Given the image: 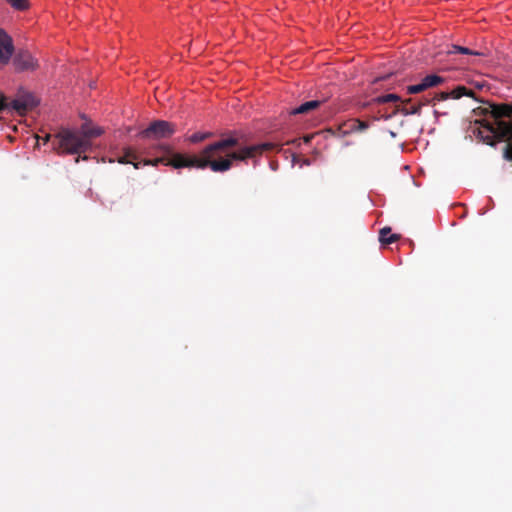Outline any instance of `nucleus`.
<instances>
[{
	"mask_svg": "<svg viewBox=\"0 0 512 512\" xmlns=\"http://www.w3.org/2000/svg\"><path fill=\"white\" fill-rule=\"evenodd\" d=\"M239 139L229 136L206 146L199 155H193L192 159L184 160L176 164V167H194L197 169L210 168L213 172H226L231 168L230 159H213L214 153L228 147H238Z\"/></svg>",
	"mask_w": 512,
	"mask_h": 512,
	"instance_id": "nucleus-1",
	"label": "nucleus"
},
{
	"mask_svg": "<svg viewBox=\"0 0 512 512\" xmlns=\"http://www.w3.org/2000/svg\"><path fill=\"white\" fill-rule=\"evenodd\" d=\"M102 132L100 127L91 128L87 124L82 125L81 134L63 129L56 135L53 145L68 154H81L91 147L90 139L100 136Z\"/></svg>",
	"mask_w": 512,
	"mask_h": 512,
	"instance_id": "nucleus-2",
	"label": "nucleus"
},
{
	"mask_svg": "<svg viewBox=\"0 0 512 512\" xmlns=\"http://www.w3.org/2000/svg\"><path fill=\"white\" fill-rule=\"evenodd\" d=\"M37 104L38 101L34 95L29 92H20L17 97L10 102L3 94L0 96V111L8 110L21 115Z\"/></svg>",
	"mask_w": 512,
	"mask_h": 512,
	"instance_id": "nucleus-3",
	"label": "nucleus"
},
{
	"mask_svg": "<svg viewBox=\"0 0 512 512\" xmlns=\"http://www.w3.org/2000/svg\"><path fill=\"white\" fill-rule=\"evenodd\" d=\"M176 131L174 124L165 120H155L139 133L144 139H162L172 136Z\"/></svg>",
	"mask_w": 512,
	"mask_h": 512,
	"instance_id": "nucleus-4",
	"label": "nucleus"
},
{
	"mask_svg": "<svg viewBox=\"0 0 512 512\" xmlns=\"http://www.w3.org/2000/svg\"><path fill=\"white\" fill-rule=\"evenodd\" d=\"M158 149L163 154V156L153 160H146L144 165L157 166L158 164H164L166 166H172L175 169H179L180 167H176V164L184 162V160L192 159V156L175 153L173 149L168 145H160Z\"/></svg>",
	"mask_w": 512,
	"mask_h": 512,
	"instance_id": "nucleus-5",
	"label": "nucleus"
},
{
	"mask_svg": "<svg viewBox=\"0 0 512 512\" xmlns=\"http://www.w3.org/2000/svg\"><path fill=\"white\" fill-rule=\"evenodd\" d=\"M11 60L15 71L18 73L35 71L39 66L38 60L27 49H19L13 53Z\"/></svg>",
	"mask_w": 512,
	"mask_h": 512,
	"instance_id": "nucleus-6",
	"label": "nucleus"
},
{
	"mask_svg": "<svg viewBox=\"0 0 512 512\" xmlns=\"http://www.w3.org/2000/svg\"><path fill=\"white\" fill-rule=\"evenodd\" d=\"M472 133L483 143L490 146H494L495 140L500 138V133L488 122L480 123L476 121L474 127H472Z\"/></svg>",
	"mask_w": 512,
	"mask_h": 512,
	"instance_id": "nucleus-7",
	"label": "nucleus"
},
{
	"mask_svg": "<svg viewBox=\"0 0 512 512\" xmlns=\"http://www.w3.org/2000/svg\"><path fill=\"white\" fill-rule=\"evenodd\" d=\"M14 53V44L11 36L0 28V65H7Z\"/></svg>",
	"mask_w": 512,
	"mask_h": 512,
	"instance_id": "nucleus-8",
	"label": "nucleus"
},
{
	"mask_svg": "<svg viewBox=\"0 0 512 512\" xmlns=\"http://www.w3.org/2000/svg\"><path fill=\"white\" fill-rule=\"evenodd\" d=\"M445 52L447 54L461 53L464 55H473V56H486L487 55V53L484 51L472 50L467 47L456 45V44L448 45L447 50Z\"/></svg>",
	"mask_w": 512,
	"mask_h": 512,
	"instance_id": "nucleus-9",
	"label": "nucleus"
},
{
	"mask_svg": "<svg viewBox=\"0 0 512 512\" xmlns=\"http://www.w3.org/2000/svg\"><path fill=\"white\" fill-rule=\"evenodd\" d=\"M321 103H322V101H320V100H310V101L304 102L301 105L293 108L290 111V114L297 115V114L308 113V112L318 108L321 105Z\"/></svg>",
	"mask_w": 512,
	"mask_h": 512,
	"instance_id": "nucleus-10",
	"label": "nucleus"
},
{
	"mask_svg": "<svg viewBox=\"0 0 512 512\" xmlns=\"http://www.w3.org/2000/svg\"><path fill=\"white\" fill-rule=\"evenodd\" d=\"M237 151L239 153V156L241 157L239 158V161H246L256 156L255 148H253V145H239Z\"/></svg>",
	"mask_w": 512,
	"mask_h": 512,
	"instance_id": "nucleus-11",
	"label": "nucleus"
},
{
	"mask_svg": "<svg viewBox=\"0 0 512 512\" xmlns=\"http://www.w3.org/2000/svg\"><path fill=\"white\" fill-rule=\"evenodd\" d=\"M442 82L443 78L435 74L427 75L421 80V83L425 90L430 87H435L441 84Z\"/></svg>",
	"mask_w": 512,
	"mask_h": 512,
	"instance_id": "nucleus-12",
	"label": "nucleus"
},
{
	"mask_svg": "<svg viewBox=\"0 0 512 512\" xmlns=\"http://www.w3.org/2000/svg\"><path fill=\"white\" fill-rule=\"evenodd\" d=\"M390 232L391 229L389 227H384L380 230L379 241L382 244H391L398 238L396 234H391L389 237H386Z\"/></svg>",
	"mask_w": 512,
	"mask_h": 512,
	"instance_id": "nucleus-13",
	"label": "nucleus"
},
{
	"mask_svg": "<svg viewBox=\"0 0 512 512\" xmlns=\"http://www.w3.org/2000/svg\"><path fill=\"white\" fill-rule=\"evenodd\" d=\"M467 89L464 86H458L457 88L453 89L450 93H443L442 99H447L449 97L454 99H459L462 96L466 95Z\"/></svg>",
	"mask_w": 512,
	"mask_h": 512,
	"instance_id": "nucleus-14",
	"label": "nucleus"
},
{
	"mask_svg": "<svg viewBox=\"0 0 512 512\" xmlns=\"http://www.w3.org/2000/svg\"><path fill=\"white\" fill-rule=\"evenodd\" d=\"M276 147H277V145L273 142H262V143H258V144H253V148H255L256 155H260L264 151H269Z\"/></svg>",
	"mask_w": 512,
	"mask_h": 512,
	"instance_id": "nucleus-15",
	"label": "nucleus"
},
{
	"mask_svg": "<svg viewBox=\"0 0 512 512\" xmlns=\"http://www.w3.org/2000/svg\"><path fill=\"white\" fill-rule=\"evenodd\" d=\"M400 100V96L394 93H389L386 95L378 96L374 99L376 103H387V102H397Z\"/></svg>",
	"mask_w": 512,
	"mask_h": 512,
	"instance_id": "nucleus-16",
	"label": "nucleus"
},
{
	"mask_svg": "<svg viewBox=\"0 0 512 512\" xmlns=\"http://www.w3.org/2000/svg\"><path fill=\"white\" fill-rule=\"evenodd\" d=\"M15 10L23 11L28 8V0H6Z\"/></svg>",
	"mask_w": 512,
	"mask_h": 512,
	"instance_id": "nucleus-17",
	"label": "nucleus"
},
{
	"mask_svg": "<svg viewBox=\"0 0 512 512\" xmlns=\"http://www.w3.org/2000/svg\"><path fill=\"white\" fill-rule=\"evenodd\" d=\"M421 110V105H413L411 107H403L401 108L400 112L401 114L408 116V115H419Z\"/></svg>",
	"mask_w": 512,
	"mask_h": 512,
	"instance_id": "nucleus-18",
	"label": "nucleus"
},
{
	"mask_svg": "<svg viewBox=\"0 0 512 512\" xmlns=\"http://www.w3.org/2000/svg\"><path fill=\"white\" fill-rule=\"evenodd\" d=\"M211 136L210 132H196L189 137V141L192 143L201 142Z\"/></svg>",
	"mask_w": 512,
	"mask_h": 512,
	"instance_id": "nucleus-19",
	"label": "nucleus"
},
{
	"mask_svg": "<svg viewBox=\"0 0 512 512\" xmlns=\"http://www.w3.org/2000/svg\"><path fill=\"white\" fill-rule=\"evenodd\" d=\"M424 87L422 85V83H418V84H414V85H409L407 86V93L409 94H417V93H420L422 91H424Z\"/></svg>",
	"mask_w": 512,
	"mask_h": 512,
	"instance_id": "nucleus-20",
	"label": "nucleus"
},
{
	"mask_svg": "<svg viewBox=\"0 0 512 512\" xmlns=\"http://www.w3.org/2000/svg\"><path fill=\"white\" fill-rule=\"evenodd\" d=\"M128 156H129V155L127 154V155H125V156H123V157L119 158V160H118V161H119V163H121V164H127V163H130V161L127 159V157H128ZM131 164L134 166V168H135V169H139V168H140V165H141L139 162H131Z\"/></svg>",
	"mask_w": 512,
	"mask_h": 512,
	"instance_id": "nucleus-21",
	"label": "nucleus"
},
{
	"mask_svg": "<svg viewBox=\"0 0 512 512\" xmlns=\"http://www.w3.org/2000/svg\"><path fill=\"white\" fill-rule=\"evenodd\" d=\"M504 158L512 161V146L507 145L504 149Z\"/></svg>",
	"mask_w": 512,
	"mask_h": 512,
	"instance_id": "nucleus-22",
	"label": "nucleus"
},
{
	"mask_svg": "<svg viewBox=\"0 0 512 512\" xmlns=\"http://www.w3.org/2000/svg\"><path fill=\"white\" fill-rule=\"evenodd\" d=\"M369 127V124L367 122H364V121H357V130L358 131H365L366 129H368Z\"/></svg>",
	"mask_w": 512,
	"mask_h": 512,
	"instance_id": "nucleus-23",
	"label": "nucleus"
},
{
	"mask_svg": "<svg viewBox=\"0 0 512 512\" xmlns=\"http://www.w3.org/2000/svg\"><path fill=\"white\" fill-rule=\"evenodd\" d=\"M239 158L241 157L239 156L238 151H233L228 154V157L226 159H230V161L232 162L233 160L239 161Z\"/></svg>",
	"mask_w": 512,
	"mask_h": 512,
	"instance_id": "nucleus-24",
	"label": "nucleus"
},
{
	"mask_svg": "<svg viewBox=\"0 0 512 512\" xmlns=\"http://www.w3.org/2000/svg\"><path fill=\"white\" fill-rule=\"evenodd\" d=\"M389 77H390V74H388V75H384V76H381V77H377V78L374 80V82L384 81V80H386V79H387V78H389Z\"/></svg>",
	"mask_w": 512,
	"mask_h": 512,
	"instance_id": "nucleus-25",
	"label": "nucleus"
},
{
	"mask_svg": "<svg viewBox=\"0 0 512 512\" xmlns=\"http://www.w3.org/2000/svg\"><path fill=\"white\" fill-rule=\"evenodd\" d=\"M504 114H506V111H498V110L496 111V110H494V117L495 118H498V117H500L501 115H504Z\"/></svg>",
	"mask_w": 512,
	"mask_h": 512,
	"instance_id": "nucleus-26",
	"label": "nucleus"
},
{
	"mask_svg": "<svg viewBox=\"0 0 512 512\" xmlns=\"http://www.w3.org/2000/svg\"><path fill=\"white\" fill-rule=\"evenodd\" d=\"M311 165V161L309 159H304L302 162H301V165L300 167H303V166H310Z\"/></svg>",
	"mask_w": 512,
	"mask_h": 512,
	"instance_id": "nucleus-27",
	"label": "nucleus"
},
{
	"mask_svg": "<svg viewBox=\"0 0 512 512\" xmlns=\"http://www.w3.org/2000/svg\"><path fill=\"white\" fill-rule=\"evenodd\" d=\"M390 135H391L392 137H395V136H396L395 132H393V131H390Z\"/></svg>",
	"mask_w": 512,
	"mask_h": 512,
	"instance_id": "nucleus-28",
	"label": "nucleus"
},
{
	"mask_svg": "<svg viewBox=\"0 0 512 512\" xmlns=\"http://www.w3.org/2000/svg\"><path fill=\"white\" fill-rule=\"evenodd\" d=\"M271 169H275V165L270 164Z\"/></svg>",
	"mask_w": 512,
	"mask_h": 512,
	"instance_id": "nucleus-29",
	"label": "nucleus"
}]
</instances>
